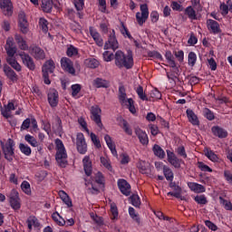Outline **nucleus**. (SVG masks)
<instances>
[{
	"label": "nucleus",
	"instance_id": "nucleus-44",
	"mask_svg": "<svg viewBox=\"0 0 232 232\" xmlns=\"http://www.w3.org/2000/svg\"><path fill=\"white\" fill-rule=\"evenodd\" d=\"M198 57L196 56V53L194 52H190L188 53V58H187V63L188 64V66L190 67H194V65H196V61H197Z\"/></svg>",
	"mask_w": 232,
	"mask_h": 232
},
{
	"label": "nucleus",
	"instance_id": "nucleus-2",
	"mask_svg": "<svg viewBox=\"0 0 232 232\" xmlns=\"http://www.w3.org/2000/svg\"><path fill=\"white\" fill-rule=\"evenodd\" d=\"M17 49L14 45V42L12 39L8 38L7 41H5V53H7V63L10 65L15 72H21L22 67L19 63L14 58V55H15Z\"/></svg>",
	"mask_w": 232,
	"mask_h": 232
},
{
	"label": "nucleus",
	"instance_id": "nucleus-61",
	"mask_svg": "<svg viewBox=\"0 0 232 232\" xmlns=\"http://www.w3.org/2000/svg\"><path fill=\"white\" fill-rule=\"evenodd\" d=\"M41 123L43 124V130L46 131V134H50L52 131V124L44 121H41Z\"/></svg>",
	"mask_w": 232,
	"mask_h": 232
},
{
	"label": "nucleus",
	"instance_id": "nucleus-49",
	"mask_svg": "<svg viewBox=\"0 0 232 232\" xmlns=\"http://www.w3.org/2000/svg\"><path fill=\"white\" fill-rule=\"evenodd\" d=\"M100 161L102 165L105 167V169H107V170L112 171V165H111V161L109 160V159L102 157L100 158Z\"/></svg>",
	"mask_w": 232,
	"mask_h": 232
},
{
	"label": "nucleus",
	"instance_id": "nucleus-39",
	"mask_svg": "<svg viewBox=\"0 0 232 232\" xmlns=\"http://www.w3.org/2000/svg\"><path fill=\"white\" fill-rule=\"evenodd\" d=\"M163 172H164V177L166 178V180L168 181H173V170L166 165L163 166Z\"/></svg>",
	"mask_w": 232,
	"mask_h": 232
},
{
	"label": "nucleus",
	"instance_id": "nucleus-41",
	"mask_svg": "<svg viewBox=\"0 0 232 232\" xmlns=\"http://www.w3.org/2000/svg\"><path fill=\"white\" fill-rule=\"evenodd\" d=\"M19 151H21V153L24 154L26 157H30L32 154V150L24 143H19Z\"/></svg>",
	"mask_w": 232,
	"mask_h": 232
},
{
	"label": "nucleus",
	"instance_id": "nucleus-37",
	"mask_svg": "<svg viewBox=\"0 0 232 232\" xmlns=\"http://www.w3.org/2000/svg\"><path fill=\"white\" fill-rule=\"evenodd\" d=\"M24 141L34 148L39 147V142L35 138L30 134L24 135Z\"/></svg>",
	"mask_w": 232,
	"mask_h": 232
},
{
	"label": "nucleus",
	"instance_id": "nucleus-45",
	"mask_svg": "<svg viewBox=\"0 0 232 232\" xmlns=\"http://www.w3.org/2000/svg\"><path fill=\"white\" fill-rule=\"evenodd\" d=\"M82 91V85L75 83L71 85V96L72 98H75L78 93H80V92Z\"/></svg>",
	"mask_w": 232,
	"mask_h": 232
},
{
	"label": "nucleus",
	"instance_id": "nucleus-6",
	"mask_svg": "<svg viewBox=\"0 0 232 232\" xmlns=\"http://www.w3.org/2000/svg\"><path fill=\"white\" fill-rule=\"evenodd\" d=\"M55 70V63L53 60L46 61L44 65H43V79L44 80V84L50 85L52 82L50 81L49 73H53Z\"/></svg>",
	"mask_w": 232,
	"mask_h": 232
},
{
	"label": "nucleus",
	"instance_id": "nucleus-52",
	"mask_svg": "<svg viewBox=\"0 0 232 232\" xmlns=\"http://www.w3.org/2000/svg\"><path fill=\"white\" fill-rule=\"evenodd\" d=\"M219 203L225 206L226 210L232 211V204L230 201L225 199L223 197H219Z\"/></svg>",
	"mask_w": 232,
	"mask_h": 232
},
{
	"label": "nucleus",
	"instance_id": "nucleus-30",
	"mask_svg": "<svg viewBox=\"0 0 232 232\" xmlns=\"http://www.w3.org/2000/svg\"><path fill=\"white\" fill-rule=\"evenodd\" d=\"M41 8L43 12L46 14H51L52 9H53V0H42Z\"/></svg>",
	"mask_w": 232,
	"mask_h": 232
},
{
	"label": "nucleus",
	"instance_id": "nucleus-3",
	"mask_svg": "<svg viewBox=\"0 0 232 232\" xmlns=\"http://www.w3.org/2000/svg\"><path fill=\"white\" fill-rule=\"evenodd\" d=\"M116 66L118 68H124L126 70L131 69L133 67V57L130 53L124 54L121 51L116 52V57L113 58Z\"/></svg>",
	"mask_w": 232,
	"mask_h": 232
},
{
	"label": "nucleus",
	"instance_id": "nucleus-28",
	"mask_svg": "<svg viewBox=\"0 0 232 232\" xmlns=\"http://www.w3.org/2000/svg\"><path fill=\"white\" fill-rule=\"evenodd\" d=\"M185 113L187 114V119L188 120V122H190V124H192L193 126L199 125V121L198 120V116H196V114L192 110L187 109Z\"/></svg>",
	"mask_w": 232,
	"mask_h": 232
},
{
	"label": "nucleus",
	"instance_id": "nucleus-1",
	"mask_svg": "<svg viewBox=\"0 0 232 232\" xmlns=\"http://www.w3.org/2000/svg\"><path fill=\"white\" fill-rule=\"evenodd\" d=\"M153 154H155V157L160 159V160H163L164 159H166V157H168V162H169V164H171V166L174 167V169H179L181 164L183 163V160L178 159L175 152L169 150L164 151V150H162V148H160V146L157 144L153 145Z\"/></svg>",
	"mask_w": 232,
	"mask_h": 232
},
{
	"label": "nucleus",
	"instance_id": "nucleus-14",
	"mask_svg": "<svg viewBox=\"0 0 232 232\" xmlns=\"http://www.w3.org/2000/svg\"><path fill=\"white\" fill-rule=\"evenodd\" d=\"M104 49L112 51L119 49V43L117 42L116 31H114V29H112L111 34L109 35V40L105 43Z\"/></svg>",
	"mask_w": 232,
	"mask_h": 232
},
{
	"label": "nucleus",
	"instance_id": "nucleus-24",
	"mask_svg": "<svg viewBox=\"0 0 232 232\" xmlns=\"http://www.w3.org/2000/svg\"><path fill=\"white\" fill-rule=\"evenodd\" d=\"M14 40L15 41V44H17V47L19 48V50L24 52L30 49V46H28V44H26V41H24L23 36L19 34H15L14 36Z\"/></svg>",
	"mask_w": 232,
	"mask_h": 232
},
{
	"label": "nucleus",
	"instance_id": "nucleus-63",
	"mask_svg": "<svg viewBox=\"0 0 232 232\" xmlns=\"http://www.w3.org/2000/svg\"><path fill=\"white\" fill-rule=\"evenodd\" d=\"M172 11L181 12L183 11V7H181V5L178 4V2H171V8Z\"/></svg>",
	"mask_w": 232,
	"mask_h": 232
},
{
	"label": "nucleus",
	"instance_id": "nucleus-11",
	"mask_svg": "<svg viewBox=\"0 0 232 232\" xmlns=\"http://www.w3.org/2000/svg\"><path fill=\"white\" fill-rule=\"evenodd\" d=\"M76 150L82 155L87 152V143H85V138L82 132L76 133Z\"/></svg>",
	"mask_w": 232,
	"mask_h": 232
},
{
	"label": "nucleus",
	"instance_id": "nucleus-32",
	"mask_svg": "<svg viewBox=\"0 0 232 232\" xmlns=\"http://www.w3.org/2000/svg\"><path fill=\"white\" fill-rule=\"evenodd\" d=\"M105 143H107V147L111 150V152L114 157H117L116 145L112 142V138L110 135H105L104 137Z\"/></svg>",
	"mask_w": 232,
	"mask_h": 232
},
{
	"label": "nucleus",
	"instance_id": "nucleus-15",
	"mask_svg": "<svg viewBox=\"0 0 232 232\" xmlns=\"http://www.w3.org/2000/svg\"><path fill=\"white\" fill-rule=\"evenodd\" d=\"M207 29L208 30V32H210V34L214 35L220 34L222 33L219 23L213 19L207 20Z\"/></svg>",
	"mask_w": 232,
	"mask_h": 232
},
{
	"label": "nucleus",
	"instance_id": "nucleus-47",
	"mask_svg": "<svg viewBox=\"0 0 232 232\" xmlns=\"http://www.w3.org/2000/svg\"><path fill=\"white\" fill-rule=\"evenodd\" d=\"M128 215H130V218H131V219H133V221H135L137 224H140V219L135 213V209L133 208H128Z\"/></svg>",
	"mask_w": 232,
	"mask_h": 232
},
{
	"label": "nucleus",
	"instance_id": "nucleus-33",
	"mask_svg": "<svg viewBox=\"0 0 232 232\" xmlns=\"http://www.w3.org/2000/svg\"><path fill=\"white\" fill-rule=\"evenodd\" d=\"M58 197H60V199H62V202H63L67 208L72 207V202L71 201L69 196L64 192V190L58 191Z\"/></svg>",
	"mask_w": 232,
	"mask_h": 232
},
{
	"label": "nucleus",
	"instance_id": "nucleus-9",
	"mask_svg": "<svg viewBox=\"0 0 232 232\" xmlns=\"http://www.w3.org/2000/svg\"><path fill=\"white\" fill-rule=\"evenodd\" d=\"M30 126H32L30 132L36 133L37 131H39V126L37 125V121L35 120V118H26L24 121H23L20 130L21 131H25L26 130L30 129Z\"/></svg>",
	"mask_w": 232,
	"mask_h": 232
},
{
	"label": "nucleus",
	"instance_id": "nucleus-36",
	"mask_svg": "<svg viewBox=\"0 0 232 232\" xmlns=\"http://www.w3.org/2000/svg\"><path fill=\"white\" fill-rule=\"evenodd\" d=\"M85 66L90 69H96L100 66V62L95 58H87V60H85Z\"/></svg>",
	"mask_w": 232,
	"mask_h": 232
},
{
	"label": "nucleus",
	"instance_id": "nucleus-23",
	"mask_svg": "<svg viewBox=\"0 0 232 232\" xmlns=\"http://www.w3.org/2000/svg\"><path fill=\"white\" fill-rule=\"evenodd\" d=\"M0 8L4 10V15H12V2L10 0H0Z\"/></svg>",
	"mask_w": 232,
	"mask_h": 232
},
{
	"label": "nucleus",
	"instance_id": "nucleus-27",
	"mask_svg": "<svg viewBox=\"0 0 232 232\" xmlns=\"http://www.w3.org/2000/svg\"><path fill=\"white\" fill-rule=\"evenodd\" d=\"M211 130H212V134H214V136H216L219 139H225V138L228 137V132L225 129H223L219 126L212 127Z\"/></svg>",
	"mask_w": 232,
	"mask_h": 232
},
{
	"label": "nucleus",
	"instance_id": "nucleus-19",
	"mask_svg": "<svg viewBox=\"0 0 232 232\" xmlns=\"http://www.w3.org/2000/svg\"><path fill=\"white\" fill-rule=\"evenodd\" d=\"M19 21V30L23 34H26L28 33V21H26V17L24 13L21 12L18 15Z\"/></svg>",
	"mask_w": 232,
	"mask_h": 232
},
{
	"label": "nucleus",
	"instance_id": "nucleus-34",
	"mask_svg": "<svg viewBox=\"0 0 232 232\" xmlns=\"http://www.w3.org/2000/svg\"><path fill=\"white\" fill-rule=\"evenodd\" d=\"M89 32L91 34V37H92L94 43H96V45L100 47L103 46V40L102 39L100 34L92 29H89Z\"/></svg>",
	"mask_w": 232,
	"mask_h": 232
},
{
	"label": "nucleus",
	"instance_id": "nucleus-57",
	"mask_svg": "<svg viewBox=\"0 0 232 232\" xmlns=\"http://www.w3.org/2000/svg\"><path fill=\"white\" fill-rule=\"evenodd\" d=\"M137 169H139V172L142 175L146 174V162L144 160L139 161L137 163Z\"/></svg>",
	"mask_w": 232,
	"mask_h": 232
},
{
	"label": "nucleus",
	"instance_id": "nucleus-53",
	"mask_svg": "<svg viewBox=\"0 0 232 232\" xmlns=\"http://www.w3.org/2000/svg\"><path fill=\"white\" fill-rule=\"evenodd\" d=\"M166 60H168V63L169 65L175 66L177 63H175V57H173V53H171V51H167L165 54Z\"/></svg>",
	"mask_w": 232,
	"mask_h": 232
},
{
	"label": "nucleus",
	"instance_id": "nucleus-8",
	"mask_svg": "<svg viewBox=\"0 0 232 232\" xmlns=\"http://www.w3.org/2000/svg\"><path fill=\"white\" fill-rule=\"evenodd\" d=\"M28 53L32 55L31 57H34L35 61H43L45 59L46 54L44 53V50H43L41 47H39L36 44L30 45V48H28Z\"/></svg>",
	"mask_w": 232,
	"mask_h": 232
},
{
	"label": "nucleus",
	"instance_id": "nucleus-12",
	"mask_svg": "<svg viewBox=\"0 0 232 232\" xmlns=\"http://www.w3.org/2000/svg\"><path fill=\"white\" fill-rule=\"evenodd\" d=\"M100 113H102V109H100L98 105L91 107V120L96 123L98 128L102 129L103 124L102 123V116H100Z\"/></svg>",
	"mask_w": 232,
	"mask_h": 232
},
{
	"label": "nucleus",
	"instance_id": "nucleus-10",
	"mask_svg": "<svg viewBox=\"0 0 232 232\" xmlns=\"http://www.w3.org/2000/svg\"><path fill=\"white\" fill-rule=\"evenodd\" d=\"M60 67H62V70H63V72L66 73H69L71 76L75 75V70L74 67H72V62L69 58H60Z\"/></svg>",
	"mask_w": 232,
	"mask_h": 232
},
{
	"label": "nucleus",
	"instance_id": "nucleus-5",
	"mask_svg": "<svg viewBox=\"0 0 232 232\" xmlns=\"http://www.w3.org/2000/svg\"><path fill=\"white\" fill-rule=\"evenodd\" d=\"M118 100H120V104L122 107H126L130 113L135 114V106L133 105V100L131 98L126 99V91L124 86L121 85L120 90H118Z\"/></svg>",
	"mask_w": 232,
	"mask_h": 232
},
{
	"label": "nucleus",
	"instance_id": "nucleus-18",
	"mask_svg": "<svg viewBox=\"0 0 232 232\" xmlns=\"http://www.w3.org/2000/svg\"><path fill=\"white\" fill-rule=\"evenodd\" d=\"M48 103L53 109L57 108L59 105V92L55 90L48 92Z\"/></svg>",
	"mask_w": 232,
	"mask_h": 232
},
{
	"label": "nucleus",
	"instance_id": "nucleus-46",
	"mask_svg": "<svg viewBox=\"0 0 232 232\" xmlns=\"http://www.w3.org/2000/svg\"><path fill=\"white\" fill-rule=\"evenodd\" d=\"M115 58H116V53H113L111 51L103 52V61H105L107 63H111Z\"/></svg>",
	"mask_w": 232,
	"mask_h": 232
},
{
	"label": "nucleus",
	"instance_id": "nucleus-64",
	"mask_svg": "<svg viewBox=\"0 0 232 232\" xmlns=\"http://www.w3.org/2000/svg\"><path fill=\"white\" fill-rule=\"evenodd\" d=\"M224 176L227 182H228V184H232V172L230 170H225Z\"/></svg>",
	"mask_w": 232,
	"mask_h": 232
},
{
	"label": "nucleus",
	"instance_id": "nucleus-40",
	"mask_svg": "<svg viewBox=\"0 0 232 232\" xmlns=\"http://www.w3.org/2000/svg\"><path fill=\"white\" fill-rule=\"evenodd\" d=\"M205 157H207V159H208V160L212 162L219 161V158L218 157V155L210 150H208L207 151H205Z\"/></svg>",
	"mask_w": 232,
	"mask_h": 232
},
{
	"label": "nucleus",
	"instance_id": "nucleus-59",
	"mask_svg": "<svg viewBox=\"0 0 232 232\" xmlns=\"http://www.w3.org/2000/svg\"><path fill=\"white\" fill-rule=\"evenodd\" d=\"M21 190L24 192V194L29 195L30 194V183L28 181H23L21 183Z\"/></svg>",
	"mask_w": 232,
	"mask_h": 232
},
{
	"label": "nucleus",
	"instance_id": "nucleus-16",
	"mask_svg": "<svg viewBox=\"0 0 232 232\" xmlns=\"http://www.w3.org/2000/svg\"><path fill=\"white\" fill-rule=\"evenodd\" d=\"M13 148H14V141L8 139V142L5 143V147H4V155H5V160H8V162H11L14 157Z\"/></svg>",
	"mask_w": 232,
	"mask_h": 232
},
{
	"label": "nucleus",
	"instance_id": "nucleus-48",
	"mask_svg": "<svg viewBox=\"0 0 232 232\" xmlns=\"http://www.w3.org/2000/svg\"><path fill=\"white\" fill-rule=\"evenodd\" d=\"M148 57L158 60V61H163L164 58L162 57V54L157 51H150L148 52Z\"/></svg>",
	"mask_w": 232,
	"mask_h": 232
},
{
	"label": "nucleus",
	"instance_id": "nucleus-62",
	"mask_svg": "<svg viewBox=\"0 0 232 232\" xmlns=\"http://www.w3.org/2000/svg\"><path fill=\"white\" fill-rule=\"evenodd\" d=\"M91 218H92V221H94L96 225L103 226V218L102 217H98L97 215L91 214Z\"/></svg>",
	"mask_w": 232,
	"mask_h": 232
},
{
	"label": "nucleus",
	"instance_id": "nucleus-26",
	"mask_svg": "<svg viewBox=\"0 0 232 232\" xmlns=\"http://www.w3.org/2000/svg\"><path fill=\"white\" fill-rule=\"evenodd\" d=\"M92 85L98 89H107L111 86V83L108 80L98 77L92 81Z\"/></svg>",
	"mask_w": 232,
	"mask_h": 232
},
{
	"label": "nucleus",
	"instance_id": "nucleus-25",
	"mask_svg": "<svg viewBox=\"0 0 232 232\" xmlns=\"http://www.w3.org/2000/svg\"><path fill=\"white\" fill-rule=\"evenodd\" d=\"M188 189L196 194L205 193L206 189L203 185L198 184L197 182H188L187 183Z\"/></svg>",
	"mask_w": 232,
	"mask_h": 232
},
{
	"label": "nucleus",
	"instance_id": "nucleus-42",
	"mask_svg": "<svg viewBox=\"0 0 232 232\" xmlns=\"http://www.w3.org/2000/svg\"><path fill=\"white\" fill-rule=\"evenodd\" d=\"M120 32L121 34H122V37L133 40V37L131 36V34H130V31H128V28L124 25L122 22H121Z\"/></svg>",
	"mask_w": 232,
	"mask_h": 232
},
{
	"label": "nucleus",
	"instance_id": "nucleus-7",
	"mask_svg": "<svg viewBox=\"0 0 232 232\" xmlns=\"http://www.w3.org/2000/svg\"><path fill=\"white\" fill-rule=\"evenodd\" d=\"M17 56L21 59V63L26 69H28L30 72L35 71V63L34 62V58H32L30 54L27 53H24L23 51L17 53Z\"/></svg>",
	"mask_w": 232,
	"mask_h": 232
},
{
	"label": "nucleus",
	"instance_id": "nucleus-17",
	"mask_svg": "<svg viewBox=\"0 0 232 232\" xmlns=\"http://www.w3.org/2000/svg\"><path fill=\"white\" fill-rule=\"evenodd\" d=\"M12 66L4 65V73H5V77H7L8 81H10L12 83L17 82L18 77L15 73V69L12 70Z\"/></svg>",
	"mask_w": 232,
	"mask_h": 232
},
{
	"label": "nucleus",
	"instance_id": "nucleus-21",
	"mask_svg": "<svg viewBox=\"0 0 232 232\" xmlns=\"http://www.w3.org/2000/svg\"><path fill=\"white\" fill-rule=\"evenodd\" d=\"M118 188H120L121 194L125 197L130 196V184L124 179H118Z\"/></svg>",
	"mask_w": 232,
	"mask_h": 232
},
{
	"label": "nucleus",
	"instance_id": "nucleus-13",
	"mask_svg": "<svg viewBox=\"0 0 232 232\" xmlns=\"http://www.w3.org/2000/svg\"><path fill=\"white\" fill-rule=\"evenodd\" d=\"M8 202L10 203V208L14 210H19L21 208V203L19 202V194L17 190L12 189L10 195L8 196Z\"/></svg>",
	"mask_w": 232,
	"mask_h": 232
},
{
	"label": "nucleus",
	"instance_id": "nucleus-31",
	"mask_svg": "<svg viewBox=\"0 0 232 232\" xmlns=\"http://www.w3.org/2000/svg\"><path fill=\"white\" fill-rule=\"evenodd\" d=\"M182 11H183V14L185 15H187L188 20H190V21L198 20V17H197V14H196V11L194 10V8H192V6H187V8H185Z\"/></svg>",
	"mask_w": 232,
	"mask_h": 232
},
{
	"label": "nucleus",
	"instance_id": "nucleus-35",
	"mask_svg": "<svg viewBox=\"0 0 232 232\" xmlns=\"http://www.w3.org/2000/svg\"><path fill=\"white\" fill-rule=\"evenodd\" d=\"M135 135L139 139V142L142 145H146V132L140 128L135 129Z\"/></svg>",
	"mask_w": 232,
	"mask_h": 232
},
{
	"label": "nucleus",
	"instance_id": "nucleus-55",
	"mask_svg": "<svg viewBox=\"0 0 232 232\" xmlns=\"http://www.w3.org/2000/svg\"><path fill=\"white\" fill-rule=\"evenodd\" d=\"M198 168L203 172L212 173V169L201 161L198 162Z\"/></svg>",
	"mask_w": 232,
	"mask_h": 232
},
{
	"label": "nucleus",
	"instance_id": "nucleus-60",
	"mask_svg": "<svg viewBox=\"0 0 232 232\" xmlns=\"http://www.w3.org/2000/svg\"><path fill=\"white\" fill-rule=\"evenodd\" d=\"M96 183L103 186L105 184V178L103 177V174L102 172L96 173V178H95Z\"/></svg>",
	"mask_w": 232,
	"mask_h": 232
},
{
	"label": "nucleus",
	"instance_id": "nucleus-54",
	"mask_svg": "<svg viewBox=\"0 0 232 232\" xmlns=\"http://www.w3.org/2000/svg\"><path fill=\"white\" fill-rule=\"evenodd\" d=\"M130 204H131V206L135 208H138L140 205V200L139 199V196L131 195V197H130Z\"/></svg>",
	"mask_w": 232,
	"mask_h": 232
},
{
	"label": "nucleus",
	"instance_id": "nucleus-22",
	"mask_svg": "<svg viewBox=\"0 0 232 232\" xmlns=\"http://www.w3.org/2000/svg\"><path fill=\"white\" fill-rule=\"evenodd\" d=\"M82 163L83 164V171L85 172V175L90 177L92 174V163L91 162L89 156L83 157Z\"/></svg>",
	"mask_w": 232,
	"mask_h": 232
},
{
	"label": "nucleus",
	"instance_id": "nucleus-56",
	"mask_svg": "<svg viewBox=\"0 0 232 232\" xmlns=\"http://www.w3.org/2000/svg\"><path fill=\"white\" fill-rule=\"evenodd\" d=\"M176 154L178 157H181V159H187V153L185 152V148L182 145L176 149Z\"/></svg>",
	"mask_w": 232,
	"mask_h": 232
},
{
	"label": "nucleus",
	"instance_id": "nucleus-38",
	"mask_svg": "<svg viewBox=\"0 0 232 232\" xmlns=\"http://www.w3.org/2000/svg\"><path fill=\"white\" fill-rule=\"evenodd\" d=\"M26 225L28 227V230H32V227H39V222H37V218L34 217V216H30V218H28L26 219Z\"/></svg>",
	"mask_w": 232,
	"mask_h": 232
},
{
	"label": "nucleus",
	"instance_id": "nucleus-50",
	"mask_svg": "<svg viewBox=\"0 0 232 232\" xmlns=\"http://www.w3.org/2000/svg\"><path fill=\"white\" fill-rule=\"evenodd\" d=\"M194 202L198 203V205H207L208 201L207 200V197H205V195H198L194 197Z\"/></svg>",
	"mask_w": 232,
	"mask_h": 232
},
{
	"label": "nucleus",
	"instance_id": "nucleus-20",
	"mask_svg": "<svg viewBox=\"0 0 232 232\" xmlns=\"http://www.w3.org/2000/svg\"><path fill=\"white\" fill-rule=\"evenodd\" d=\"M135 20L140 26L146 23V4L140 5V13L135 14Z\"/></svg>",
	"mask_w": 232,
	"mask_h": 232
},
{
	"label": "nucleus",
	"instance_id": "nucleus-29",
	"mask_svg": "<svg viewBox=\"0 0 232 232\" xmlns=\"http://www.w3.org/2000/svg\"><path fill=\"white\" fill-rule=\"evenodd\" d=\"M161 98L162 94L157 89L152 90L151 92H150V93L146 95V101L150 102L160 101Z\"/></svg>",
	"mask_w": 232,
	"mask_h": 232
},
{
	"label": "nucleus",
	"instance_id": "nucleus-4",
	"mask_svg": "<svg viewBox=\"0 0 232 232\" xmlns=\"http://www.w3.org/2000/svg\"><path fill=\"white\" fill-rule=\"evenodd\" d=\"M55 147L57 150L55 160H57L58 167L64 169L67 166V153L65 152L64 143L61 139L55 140Z\"/></svg>",
	"mask_w": 232,
	"mask_h": 232
},
{
	"label": "nucleus",
	"instance_id": "nucleus-58",
	"mask_svg": "<svg viewBox=\"0 0 232 232\" xmlns=\"http://www.w3.org/2000/svg\"><path fill=\"white\" fill-rule=\"evenodd\" d=\"M91 141H92V144H94L96 148H102V143H100V139H98V136H96V134L91 133Z\"/></svg>",
	"mask_w": 232,
	"mask_h": 232
},
{
	"label": "nucleus",
	"instance_id": "nucleus-51",
	"mask_svg": "<svg viewBox=\"0 0 232 232\" xmlns=\"http://www.w3.org/2000/svg\"><path fill=\"white\" fill-rule=\"evenodd\" d=\"M65 54L67 55V57L76 56L78 54V49L72 45H69V47H67Z\"/></svg>",
	"mask_w": 232,
	"mask_h": 232
},
{
	"label": "nucleus",
	"instance_id": "nucleus-43",
	"mask_svg": "<svg viewBox=\"0 0 232 232\" xmlns=\"http://www.w3.org/2000/svg\"><path fill=\"white\" fill-rule=\"evenodd\" d=\"M39 28L43 33L47 34L48 33V20H46L44 17L39 18Z\"/></svg>",
	"mask_w": 232,
	"mask_h": 232
}]
</instances>
